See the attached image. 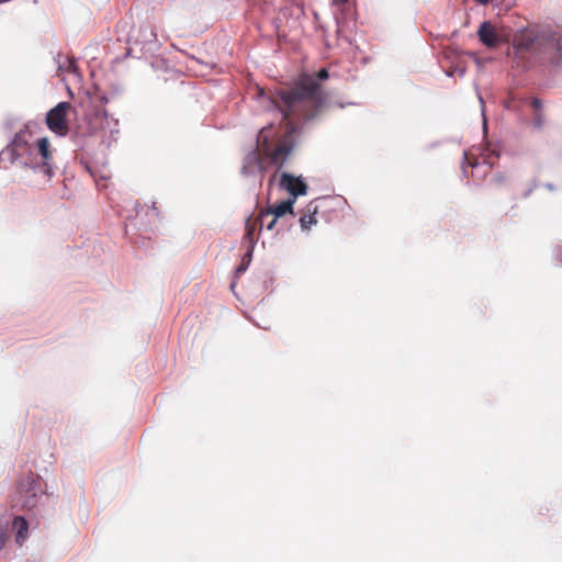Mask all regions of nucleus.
<instances>
[{
	"label": "nucleus",
	"instance_id": "24",
	"mask_svg": "<svg viewBox=\"0 0 562 562\" xmlns=\"http://www.w3.org/2000/svg\"><path fill=\"white\" fill-rule=\"evenodd\" d=\"M100 179L106 181L109 179V177L108 176H100Z\"/></svg>",
	"mask_w": 562,
	"mask_h": 562
},
{
	"label": "nucleus",
	"instance_id": "9",
	"mask_svg": "<svg viewBox=\"0 0 562 562\" xmlns=\"http://www.w3.org/2000/svg\"><path fill=\"white\" fill-rule=\"evenodd\" d=\"M279 186L288 191L292 196L291 199L294 200L299 195L305 194L307 190L306 183L300 177H294L286 172L280 175Z\"/></svg>",
	"mask_w": 562,
	"mask_h": 562
},
{
	"label": "nucleus",
	"instance_id": "5",
	"mask_svg": "<svg viewBox=\"0 0 562 562\" xmlns=\"http://www.w3.org/2000/svg\"><path fill=\"white\" fill-rule=\"evenodd\" d=\"M480 42L487 48H495L501 43L508 41V34L503 27H497L490 21L481 23L477 30Z\"/></svg>",
	"mask_w": 562,
	"mask_h": 562
},
{
	"label": "nucleus",
	"instance_id": "26",
	"mask_svg": "<svg viewBox=\"0 0 562 562\" xmlns=\"http://www.w3.org/2000/svg\"><path fill=\"white\" fill-rule=\"evenodd\" d=\"M277 176H278V173L276 172V173L272 176V178H271V180H270V181L274 180V179L277 178Z\"/></svg>",
	"mask_w": 562,
	"mask_h": 562
},
{
	"label": "nucleus",
	"instance_id": "8",
	"mask_svg": "<svg viewBox=\"0 0 562 562\" xmlns=\"http://www.w3.org/2000/svg\"><path fill=\"white\" fill-rule=\"evenodd\" d=\"M293 204H294V199H288L285 201H282L278 205L269 206L267 209L260 210L258 213L260 228L265 225L266 220H268L270 216H274L277 218L282 217L285 214H290L293 216L294 215Z\"/></svg>",
	"mask_w": 562,
	"mask_h": 562
},
{
	"label": "nucleus",
	"instance_id": "27",
	"mask_svg": "<svg viewBox=\"0 0 562 562\" xmlns=\"http://www.w3.org/2000/svg\"><path fill=\"white\" fill-rule=\"evenodd\" d=\"M101 101H102V102H106L108 100H106V98H105V97H101Z\"/></svg>",
	"mask_w": 562,
	"mask_h": 562
},
{
	"label": "nucleus",
	"instance_id": "18",
	"mask_svg": "<svg viewBox=\"0 0 562 562\" xmlns=\"http://www.w3.org/2000/svg\"><path fill=\"white\" fill-rule=\"evenodd\" d=\"M328 71L326 68H322L321 70L317 71L316 74V78L319 79V80H325L328 78Z\"/></svg>",
	"mask_w": 562,
	"mask_h": 562
},
{
	"label": "nucleus",
	"instance_id": "16",
	"mask_svg": "<svg viewBox=\"0 0 562 562\" xmlns=\"http://www.w3.org/2000/svg\"><path fill=\"white\" fill-rule=\"evenodd\" d=\"M543 123H544V117H543L542 112H537L535 115V119H533L535 126L540 128V127H542Z\"/></svg>",
	"mask_w": 562,
	"mask_h": 562
},
{
	"label": "nucleus",
	"instance_id": "11",
	"mask_svg": "<svg viewBox=\"0 0 562 562\" xmlns=\"http://www.w3.org/2000/svg\"><path fill=\"white\" fill-rule=\"evenodd\" d=\"M12 530L14 532L15 542L22 547L29 538V522L22 516H15L12 520Z\"/></svg>",
	"mask_w": 562,
	"mask_h": 562
},
{
	"label": "nucleus",
	"instance_id": "21",
	"mask_svg": "<svg viewBox=\"0 0 562 562\" xmlns=\"http://www.w3.org/2000/svg\"><path fill=\"white\" fill-rule=\"evenodd\" d=\"M336 4H345L348 2V0H333Z\"/></svg>",
	"mask_w": 562,
	"mask_h": 562
},
{
	"label": "nucleus",
	"instance_id": "13",
	"mask_svg": "<svg viewBox=\"0 0 562 562\" xmlns=\"http://www.w3.org/2000/svg\"><path fill=\"white\" fill-rule=\"evenodd\" d=\"M508 183V179L506 177V175L502 173V172H497L495 173L492 178H491V184L495 188H503L505 187L506 184Z\"/></svg>",
	"mask_w": 562,
	"mask_h": 562
},
{
	"label": "nucleus",
	"instance_id": "19",
	"mask_svg": "<svg viewBox=\"0 0 562 562\" xmlns=\"http://www.w3.org/2000/svg\"><path fill=\"white\" fill-rule=\"evenodd\" d=\"M531 106H532L537 112H541L540 110H541L542 104H541V101H540L538 98H533V99L531 100Z\"/></svg>",
	"mask_w": 562,
	"mask_h": 562
},
{
	"label": "nucleus",
	"instance_id": "1",
	"mask_svg": "<svg viewBox=\"0 0 562 562\" xmlns=\"http://www.w3.org/2000/svg\"><path fill=\"white\" fill-rule=\"evenodd\" d=\"M327 95L312 77H305L292 88L279 89L272 103L282 114L289 133H294L302 121L317 116L326 105Z\"/></svg>",
	"mask_w": 562,
	"mask_h": 562
},
{
	"label": "nucleus",
	"instance_id": "20",
	"mask_svg": "<svg viewBox=\"0 0 562 562\" xmlns=\"http://www.w3.org/2000/svg\"><path fill=\"white\" fill-rule=\"evenodd\" d=\"M103 117H106L105 111H102L101 113L95 114V120H102Z\"/></svg>",
	"mask_w": 562,
	"mask_h": 562
},
{
	"label": "nucleus",
	"instance_id": "15",
	"mask_svg": "<svg viewBox=\"0 0 562 562\" xmlns=\"http://www.w3.org/2000/svg\"><path fill=\"white\" fill-rule=\"evenodd\" d=\"M278 220L279 218H277L274 216H270L268 220H266L263 226H266L268 231H277V232H279V229L277 228Z\"/></svg>",
	"mask_w": 562,
	"mask_h": 562
},
{
	"label": "nucleus",
	"instance_id": "17",
	"mask_svg": "<svg viewBox=\"0 0 562 562\" xmlns=\"http://www.w3.org/2000/svg\"><path fill=\"white\" fill-rule=\"evenodd\" d=\"M463 158L468 162L469 166H471V167L477 166V160L474 157H470L468 155V153H464Z\"/></svg>",
	"mask_w": 562,
	"mask_h": 562
},
{
	"label": "nucleus",
	"instance_id": "4",
	"mask_svg": "<svg viewBox=\"0 0 562 562\" xmlns=\"http://www.w3.org/2000/svg\"><path fill=\"white\" fill-rule=\"evenodd\" d=\"M72 110L69 102H59L46 114V125L50 132L58 136H66L69 133L68 115Z\"/></svg>",
	"mask_w": 562,
	"mask_h": 562
},
{
	"label": "nucleus",
	"instance_id": "2",
	"mask_svg": "<svg viewBox=\"0 0 562 562\" xmlns=\"http://www.w3.org/2000/svg\"><path fill=\"white\" fill-rule=\"evenodd\" d=\"M32 133L29 126L20 130L12 142L1 151V159L21 165L40 172L43 183L50 181L54 175L53 149L47 137L36 140V147L31 145Z\"/></svg>",
	"mask_w": 562,
	"mask_h": 562
},
{
	"label": "nucleus",
	"instance_id": "22",
	"mask_svg": "<svg viewBox=\"0 0 562 562\" xmlns=\"http://www.w3.org/2000/svg\"><path fill=\"white\" fill-rule=\"evenodd\" d=\"M91 176L95 179V181L98 182V179H97V175L93 170L89 169Z\"/></svg>",
	"mask_w": 562,
	"mask_h": 562
},
{
	"label": "nucleus",
	"instance_id": "3",
	"mask_svg": "<svg viewBox=\"0 0 562 562\" xmlns=\"http://www.w3.org/2000/svg\"><path fill=\"white\" fill-rule=\"evenodd\" d=\"M515 58H535L541 63L558 65L562 61V33L550 30L525 29L513 40Z\"/></svg>",
	"mask_w": 562,
	"mask_h": 562
},
{
	"label": "nucleus",
	"instance_id": "6",
	"mask_svg": "<svg viewBox=\"0 0 562 562\" xmlns=\"http://www.w3.org/2000/svg\"><path fill=\"white\" fill-rule=\"evenodd\" d=\"M291 151L292 145L286 140H281L274 148H270L267 140L265 139V144L261 146V153L265 155V157L269 159L272 165L278 167H282L284 165Z\"/></svg>",
	"mask_w": 562,
	"mask_h": 562
},
{
	"label": "nucleus",
	"instance_id": "12",
	"mask_svg": "<svg viewBox=\"0 0 562 562\" xmlns=\"http://www.w3.org/2000/svg\"><path fill=\"white\" fill-rule=\"evenodd\" d=\"M319 210V204L311 202L306 205L303 215L300 217V225L303 231H308L317 223L316 215Z\"/></svg>",
	"mask_w": 562,
	"mask_h": 562
},
{
	"label": "nucleus",
	"instance_id": "23",
	"mask_svg": "<svg viewBox=\"0 0 562 562\" xmlns=\"http://www.w3.org/2000/svg\"><path fill=\"white\" fill-rule=\"evenodd\" d=\"M475 1L481 3V4H486L488 2V0H475Z\"/></svg>",
	"mask_w": 562,
	"mask_h": 562
},
{
	"label": "nucleus",
	"instance_id": "7",
	"mask_svg": "<svg viewBox=\"0 0 562 562\" xmlns=\"http://www.w3.org/2000/svg\"><path fill=\"white\" fill-rule=\"evenodd\" d=\"M20 499L12 507L20 506L22 509H32L37 504L36 482L32 477H27L25 482L19 484Z\"/></svg>",
	"mask_w": 562,
	"mask_h": 562
},
{
	"label": "nucleus",
	"instance_id": "10",
	"mask_svg": "<svg viewBox=\"0 0 562 562\" xmlns=\"http://www.w3.org/2000/svg\"><path fill=\"white\" fill-rule=\"evenodd\" d=\"M259 224L258 216L256 218L248 217L245 224V235L243 237V246L246 248V256L249 258L252 255L255 244L257 241L256 229Z\"/></svg>",
	"mask_w": 562,
	"mask_h": 562
},
{
	"label": "nucleus",
	"instance_id": "14",
	"mask_svg": "<svg viewBox=\"0 0 562 562\" xmlns=\"http://www.w3.org/2000/svg\"><path fill=\"white\" fill-rule=\"evenodd\" d=\"M8 539V524L0 522V551L5 547Z\"/></svg>",
	"mask_w": 562,
	"mask_h": 562
},
{
	"label": "nucleus",
	"instance_id": "25",
	"mask_svg": "<svg viewBox=\"0 0 562 562\" xmlns=\"http://www.w3.org/2000/svg\"><path fill=\"white\" fill-rule=\"evenodd\" d=\"M74 66H75V65H74V61H69V69H70V68H74Z\"/></svg>",
	"mask_w": 562,
	"mask_h": 562
}]
</instances>
